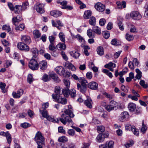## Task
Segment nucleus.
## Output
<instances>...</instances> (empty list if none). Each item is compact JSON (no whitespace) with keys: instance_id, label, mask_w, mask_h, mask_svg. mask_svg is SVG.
Returning a JSON list of instances; mask_svg holds the SVG:
<instances>
[{"instance_id":"nucleus-1","label":"nucleus","mask_w":148,"mask_h":148,"mask_svg":"<svg viewBox=\"0 0 148 148\" xmlns=\"http://www.w3.org/2000/svg\"><path fill=\"white\" fill-rule=\"evenodd\" d=\"M67 114H62L61 116V118H60V121L64 125H65L66 123L69 124L73 125V122L70 116H67Z\"/></svg>"},{"instance_id":"nucleus-2","label":"nucleus","mask_w":148,"mask_h":148,"mask_svg":"<svg viewBox=\"0 0 148 148\" xmlns=\"http://www.w3.org/2000/svg\"><path fill=\"white\" fill-rule=\"evenodd\" d=\"M35 140L36 141L38 145L41 144L42 145H44V141L45 139L42 136V133L40 132H38L36 134L34 138Z\"/></svg>"},{"instance_id":"nucleus-3","label":"nucleus","mask_w":148,"mask_h":148,"mask_svg":"<svg viewBox=\"0 0 148 148\" xmlns=\"http://www.w3.org/2000/svg\"><path fill=\"white\" fill-rule=\"evenodd\" d=\"M52 97L56 101L59 103H60L62 104H65L67 103V100L65 98L62 97L58 95L52 94Z\"/></svg>"},{"instance_id":"nucleus-4","label":"nucleus","mask_w":148,"mask_h":148,"mask_svg":"<svg viewBox=\"0 0 148 148\" xmlns=\"http://www.w3.org/2000/svg\"><path fill=\"white\" fill-rule=\"evenodd\" d=\"M29 67L33 70H37L38 69L39 65L36 60L32 58L30 61L29 63Z\"/></svg>"},{"instance_id":"nucleus-5","label":"nucleus","mask_w":148,"mask_h":148,"mask_svg":"<svg viewBox=\"0 0 148 148\" xmlns=\"http://www.w3.org/2000/svg\"><path fill=\"white\" fill-rule=\"evenodd\" d=\"M130 17L134 20H138L141 19L142 16L138 12L133 11L130 13Z\"/></svg>"},{"instance_id":"nucleus-6","label":"nucleus","mask_w":148,"mask_h":148,"mask_svg":"<svg viewBox=\"0 0 148 148\" xmlns=\"http://www.w3.org/2000/svg\"><path fill=\"white\" fill-rule=\"evenodd\" d=\"M17 47L18 49L21 50L26 51H28L29 50V48L28 46L22 42L18 43Z\"/></svg>"},{"instance_id":"nucleus-7","label":"nucleus","mask_w":148,"mask_h":148,"mask_svg":"<svg viewBox=\"0 0 148 148\" xmlns=\"http://www.w3.org/2000/svg\"><path fill=\"white\" fill-rule=\"evenodd\" d=\"M108 136V134H106L99 133L97 136L96 138L97 142L100 143L103 142L105 138H107Z\"/></svg>"},{"instance_id":"nucleus-8","label":"nucleus","mask_w":148,"mask_h":148,"mask_svg":"<svg viewBox=\"0 0 148 148\" xmlns=\"http://www.w3.org/2000/svg\"><path fill=\"white\" fill-rule=\"evenodd\" d=\"M40 112L41 113L42 116L47 119L48 120L53 122H55V120L53 118L49 116L47 114V112L45 110H44L42 111L40 110Z\"/></svg>"},{"instance_id":"nucleus-9","label":"nucleus","mask_w":148,"mask_h":148,"mask_svg":"<svg viewBox=\"0 0 148 148\" xmlns=\"http://www.w3.org/2000/svg\"><path fill=\"white\" fill-rule=\"evenodd\" d=\"M43 7L42 4L38 3L34 5V8L37 12L40 13H43L44 12V10L43 8Z\"/></svg>"},{"instance_id":"nucleus-10","label":"nucleus","mask_w":148,"mask_h":148,"mask_svg":"<svg viewBox=\"0 0 148 148\" xmlns=\"http://www.w3.org/2000/svg\"><path fill=\"white\" fill-rule=\"evenodd\" d=\"M95 9L99 12H102L104 11L105 9L104 5L101 3H97L95 6Z\"/></svg>"},{"instance_id":"nucleus-11","label":"nucleus","mask_w":148,"mask_h":148,"mask_svg":"<svg viewBox=\"0 0 148 148\" xmlns=\"http://www.w3.org/2000/svg\"><path fill=\"white\" fill-rule=\"evenodd\" d=\"M21 40L22 42L27 44H29L31 42L30 37L27 35H21Z\"/></svg>"},{"instance_id":"nucleus-12","label":"nucleus","mask_w":148,"mask_h":148,"mask_svg":"<svg viewBox=\"0 0 148 148\" xmlns=\"http://www.w3.org/2000/svg\"><path fill=\"white\" fill-rule=\"evenodd\" d=\"M55 70L58 74L60 75L64 76L65 75V71L62 66H58L55 69Z\"/></svg>"},{"instance_id":"nucleus-13","label":"nucleus","mask_w":148,"mask_h":148,"mask_svg":"<svg viewBox=\"0 0 148 148\" xmlns=\"http://www.w3.org/2000/svg\"><path fill=\"white\" fill-rule=\"evenodd\" d=\"M68 109L64 110V113L70 116L71 118H73L74 116V114H73L72 110V107L71 106L69 105L68 106Z\"/></svg>"},{"instance_id":"nucleus-14","label":"nucleus","mask_w":148,"mask_h":148,"mask_svg":"<svg viewBox=\"0 0 148 148\" xmlns=\"http://www.w3.org/2000/svg\"><path fill=\"white\" fill-rule=\"evenodd\" d=\"M23 91L22 89H20L18 90L16 92H13L12 93V95L14 98H18L23 94Z\"/></svg>"},{"instance_id":"nucleus-15","label":"nucleus","mask_w":148,"mask_h":148,"mask_svg":"<svg viewBox=\"0 0 148 148\" xmlns=\"http://www.w3.org/2000/svg\"><path fill=\"white\" fill-rule=\"evenodd\" d=\"M129 117V114L127 112H124L120 115L119 119L121 121H125Z\"/></svg>"},{"instance_id":"nucleus-16","label":"nucleus","mask_w":148,"mask_h":148,"mask_svg":"<svg viewBox=\"0 0 148 148\" xmlns=\"http://www.w3.org/2000/svg\"><path fill=\"white\" fill-rule=\"evenodd\" d=\"M98 86V84L95 82H92L88 84V87L92 90H97Z\"/></svg>"},{"instance_id":"nucleus-17","label":"nucleus","mask_w":148,"mask_h":148,"mask_svg":"<svg viewBox=\"0 0 148 148\" xmlns=\"http://www.w3.org/2000/svg\"><path fill=\"white\" fill-rule=\"evenodd\" d=\"M50 15L55 17H57L60 16L62 14V12L57 10H53L51 11Z\"/></svg>"},{"instance_id":"nucleus-18","label":"nucleus","mask_w":148,"mask_h":148,"mask_svg":"<svg viewBox=\"0 0 148 148\" xmlns=\"http://www.w3.org/2000/svg\"><path fill=\"white\" fill-rule=\"evenodd\" d=\"M104 67L107 69H109L111 71H114V69L113 68H115L116 67V64L112 62H110L108 64L105 65Z\"/></svg>"},{"instance_id":"nucleus-19","label":"nucleus","mask_w":148,"mask_h":148,"mask_svg":"<svg viewBox=\"0 0 148 148\" xmlns=\"http://www.w3.org/2000/svg\"><path fill=\"white\" fill-rule=\"evenodd\" d=\"M49 75L50 78H51L56 82H59L60 81V80L58 77L57 75L55 73L51 72L49 74Z\"/></svg>"},{"instance_id":"nucleus-20","label":"nucleus","mask_w":148,"mask_h":148,"mask_svg":"<svg viewBox=\"0 0 148 148\" xmlns=\"http://www.w3.org/2000/svg\"><path fill=\"white\" fill-rule=\"evenodd\" d=\"M38 65L40 69L42 70L46 69L47 66V62L46 61L43 60L40 62Z\"/></svg>"},{"instance_id":"nucleus-21","label":"nucleus","mask_w":148,"mask_h":148,"mask_svg":"<svg viewBox=\"0 0 148 148\" xmlns=\"http://www.w3.org/2000/svg\"><path fill=\"white\" fill-rule=\"evenodd\" d=\"M22 20V18L21 16L17 15L16 17H14L12 18V21L14 25L16 26L17 23H19Z\"/></svg>"},{"instance_id":"nucleus-22","label":"nucleus","mask_w":148,"mask_h":148,"mask_svg":"<svg viewBox=\"0 0 148 148\" xmlns=\"http://www.w3.org/2000/svg\"><path fill=\"white\" fill-rule=\"evenodd\" d=\"M129 110L131 112H133L135 110L136 108V104L133 103H130L128 105Z\"/></svg>"},{"instance_id":"nucleus-23","label":"nucleus","mask_w":148,"mask_h":148,"mask_svg":"<svg viewBox=\"0 0 148 148\" xmlns=\"http://www.w3.org/2000/svg\"><path fill=\"white\" fill-rule=\"evenodd\" d=\"M14 12L16 14L20 13L23 10L22 6L21 5H17L15 6Z\"/></svg>"},{"instance_id":"nucleus-24","label":"nucleus","mask_w":148,"mask_h":148,"mask_svg":"<svg viewBox=\"0 0 148 148\" xmlns=\"http://www.w3.org/2000/svg\"><path fill=\"white\" fill-rule=\"evenodd\" d=\"M77 89L81 92L83 93L86 92L87 90V87H86L80 85V84L79 83H77Z\"/></svg>"},{"instance_id":"nucleus-25","label":"nucleus","mask_w":148,"mask_h":148,"mask_svg":"<svg viewBox=\"0 0 148 148\" xmlns=\"http://www.w3.org/2000/svg\"><path fill=\"white\" fill-rule=\"evenodd\" d=\"M79 82L80 83V85L87 87V85L88 86V82L86 79L84 77L81 78L79 80Z\"/></svg>"},{"instance_id":"nucleus-26","label":"nucleus","mask_w":148,"mask_h":148,"mask_svg":"<svg viewBox=\"0 0 148 148\" xmlns=\"http://www.w3.org/2000/svg\"><path fill=\"white\" fill-rule=\"evenodd\" d=\"M73 38L74 39L75 38H77L80 42H81L82 43H85V40L83 37H82L79 34H77L76 36L74 35H71Z\"/></svg>"},{"instance_id":"nucleus-27","label":"nucleus","mask_w":148,"mask_h":148,"mask_svg":"<svg viewBox=\"0 0 148 148\" xmlns=\"http://www.w3.org/2000/svg\"><path fill=\"white\" fill-rule=\"evenodd\" d=\"M92 101L90 98H89L85 100L84 101V104L90 108H92Z\"/></svg>"},{"instance_id":"nucleus-28","label":"nucleus","mask_w":148,"mask_h":148,"mask_svg":"<svg viewBox=\"0 0 148 148\" xmlns=\"http://www.w3.org/2000/svg\"><path fill=\"white\" fill-rule=\"evenodd\" d=\"M31 51L32 53L33 56L32 58H36L38 54V51L37 49L35 48H33L31 49Z\"/></svg>"},{"instance_id":"nucleus-29","label":"nucleus","mask_w":148,"mask_h":148,"mask_svg":"<svg viewBox=\"0 0 148 148\" xmlns=\"http://www.w3.org/2000/svg\"><path fill=\"white\" fill-rule=\"evenodd\" d=\"M70 54L71 56L75 59L78 58L80 55V53L76 51H71L70 52Z\"/></svg>"},{"instance_id":"nucleus-30","label":"nucleus","mask_w":148,"mask_h":148,"mask_svg":"<svg viewBox=\"0 0 148 148\" xmlns=\"http://www.w3.org/2000/svg\"><path fill=\"white\" fill-rule=\"evenodd\" d=\"M65 66L68 69L73 71H75L76 70L75 66L69 62H66Z\"/></svg>"},{"instance_id":"nucleus-31","label":"nucleus","mask_w":148,"mask_h":148,"mask_svg":"<svg viewBox=\"0 0 148 148\" xmlns=\"http://www.w3.org/2000/svg\"><path fill=\"white\" fill-rule=\"evenodd\" d=\"M93 31L96 34H101V29L97 26H94L92 27Z\"/></svg>"},{"instance_id":"nucleus-32","label":"nucleus","mask_w":148,"mask_h":148,"mask_svg":"<svg viewBox=\"0 0 148 148\" xmlns=\"http://www.w3.org/2000/svg\"><path fill=\"white\" fill-rule=\"evenodd\" d=\"M97 53L98 54L102 56L104 54V50L103 47L99 46L98 47L97 49Z\"/></svg>"},{"instance_id":"nucleus-33","label":"nucleus","mask_w":148,"mask_h":148,"mask_svg":"<svg viewBox=\"0 0 148 148\" xmlns=\"http://www.w3.org/2000/svg\"><path fill=\"white\" fill-rule=\"evenodd\" d=\"M114 142L110 140L107 141L106 144L107 148H114Z\"/></svg>"},{"instance_id":"nucleus-34","label":"nucleus","mask_w":148,"mask_h":148,"mask_svg":"<svg viewBox=\"0 0 148 148\" xmlns=\"http://www.w3.org/2000/svg\"><path fill=\"white\" fill-rule=\"evenodd\" d=\"M57 47L60 50H64L66 47L65 44L64 43H60L57 45Z\"/></svg>"},{"instance_id":"nucleus-35","label":"nucleus","mask_w":148,"mask_h":148,"mask_svg":"<svg viewBox=\"0 0 148 148\" xmlns=\"http://www.w3.org/2000/svg\"><path fill=\"white\" fill-rule=\"evenodd\" d=\"M33 34L34 37L35 38H39L41 36L40 32L37 29L34 30L33 32Z\"/></svg>"},{"instance_id":"nucleus-36","label":"nucleus","mask_w":148,"mask_h":148,"mask_svg":"<svg viewBox=\"0 0 148 148\" xmlns=\"http://www.w3.org/2000/svg\"><path fill=\"white\" fill-rule=\"evenodd\" d=\"M63 93L65 97H67L70 93L69 88H65L63 89L62 94Z\"/></svg>"},{"instance_id":"nucleus-37","label":"nucleus","mask_w":148,"mask_h":148,"mask_svg":"<svg viewBox=\"0 0 148 148\" xmlns=\"http://www.w3.org/2000/svg\"><path fill=\"white\" fill-rule=\"evenodd\" d=\"M91 12L90 10H87L86 11L84 14V17L85 19H88L91 16Z\"/></svg>"},{"instance_id":"nucleus-38","label":"nucleus","mask_w":148,"mask_h":148,"mask_svg":"<svg viewBox=\"0 0 148 148\" xmlns=\"http://www.w3.org/2000/svg\"><path fill=\"white\" fill-rule=\"evenodd\" d=\"M136 72L137 73L136 78L138 79H140L142 77V72L138 69H136Z\"/></svg>"},{"instance_id":"nucleus-39","label":"nucleus","mask_w":148,"mask_h":148,"mask_svg":"<svg viewBox=\"0 0 148 148\" xmlns=\"http://www.w3.org/2000/svg\"><path fill=\"white\" fill-rule=\"evenodd\" d=\"M55 92L56 94H53L54 95H60L62 94V92L61 93L60 92L61 91L62 88L60 87L59 86H56L55 87Z\"/></svg>"},{"instance_id":"nucleus-40","label":"nucleus","mask_w":148,"mask_h":148,"mask_svg":"<svg viewBox=\"0 0 148 148\" xmlns=\"http://www.w3.org/2000/svg\"><path fill=\"white\" fill-rule=\"evenodd\" d=\"M63 82L64 85L65 86V88H70V82L69 80L64 79L63 80Z\"/></svg>"},{"instance_id":"nucleus-41","label":"nucleus","mask_w":148,"mask_h":148,"mask_svg":"<svg viewBox=\"0 0 148 148\" xmlns=\"http://www.w3.org/2000/svg\"><path fill=\"white\" fill-rule=\"evenodd\" d=\"M92 30L90 29H88L87 31V34L89 38L92 37L94 38L95 37V34L92 33Z\"/></svg>"},{"instance_id":"nucleus-42","label":"nucleus","mask_w":148,"mask_h":148,"mask_svg":"<svg viewBox=\"0 0 148 148\" xmlns=\"http://www.w3.org/2000/svg\"><path fill=\"white\" fill-rule=\"evenodd\" d=\"M68 139L67 138L64 136L60 137L58 139V141L60 142H64L67 141Z\"/></svg>"},{"instance_id":"nucleus-43","label":"nucleus","mask_w":148,"mask_h":148,"mask_svg":"<svg viewBox=\"0 0 148 148\" xmlns=\"http://www.w3.org/2000/svg\"><path fill=\"white\" fill-rule=\"evenodd\" d=\"M109 104L113 110L118 106L117 103L114 101H111Z\"/></svg>"},{"instance_id":"nucleus-44","label":"nucleus","mask_w":148,"mask_h":148,"mask_svg":"<svg viewBox=\"0 0 148 148\" xmlns=\"http://www.w3.org/2000/svg\"><path fill=\"white\" fill-rule=\"evenodd\" d=\"M96 19L93 16L89 20V23L92 25H95L96 24Z\"/></svg>"},{"instance_id":"nucleus-45","label":"nucleus","mask_w":148,"mask_h":148,"mask_svg":"<svg viewBox=\"0 0 148 148\" xmlns=\"http://www.w3.org/2000/svg\"><path fill=\"white\" fill-rule=\"evenodd\" d=\"M6 85L4 83L2 82L0 83V88L1 89L2 92L5 93L7 92V90L5 89Z\"/></svg>"},{"instance_id":"nucleus-46","label":"nucleus","mask_w":148,"mask_h":148,"mask_svg":"<svg viewBox=\"0 0 148 148\" xmlns=\"http://www.w3.org/2000/svg\"><path fill=\"white\" fill-rule=\"evenodd\" d=\"M42 79L45 82H47L50 80V77L46 74H45L42 77Z\"/></svg>"},{"instance_id":"nucleus-47","label":"nucleus","mask_w":148,"mask_h":148,"mask_svg":"<svg viewBox=\"0 0 148 148\" xmlns=\"http://www.w3.org/2000/svg\"><path fill=\"white\" fill-rule=\"evenodd\" d=\"M59 36L60 40L62 42L65 43V35L64 33L61 32H60L59 34Z\"/></svg>"},{"instance_id":"nucleus-48","label":"nucleus","mask_w":148,"mask_h":148,"mask_svg":"<svg viewBox=\"0 0 148 148\" xmlns=\"http://www.w3.org/2000/svg\"><path fill=\"white\" fill-rule=\"evenodd\" d=\"M103 72L106 74L110 78L112 77L113 75L108 70L104 69L103 70Z\"/></svg>"},{"instance_id":"nucleus-49","label":"nucleus","mask_w":148,"mask_h":148,"mask_svg":"<svg viewBox=\"0 0 148 148\" xmlns=\"http://www.w3.org/2000/svg\"><path fill=\"white\" fill-rule=\"evenodd\" d=\"M7 140L8 143V144H10L12 141V138L11 135L8 132H7V134L6 136Z\"/></svg>"},{"instance_id":"nucleus-50","label":"nucleus","mask_w":148,"mask_h":148,"mask_svg":"<svg viewBox=\"0 0 148 148\" xmlns=\"http://www.w3.org/2000/svg\"><path fill=\"white\" fill-rule=\"evenodd\" d=\"M24 25L22 24L18 26H17L15 27V29L16 30L22 31L24 29Z\"/></svg>"},{"instance_id":"nucleus-51","label":"nucleus","mask_w":148,"mask_h":148,"mask_svg":"<svg viewBox=\"0 0 148 148\" xmlns=\"http://www.w3.org/2000/svg\"><path fill=\"white\" fill-rule=\"evenodd\" d=\"M132 131L134 134L136 136H138L139 134V132L138 129H136L134 126L132 128Z\"/></svg>"},{"instance_id":"nucleus-52","label":"nucleus","mask_w":148,"mask_h":148,"mask_svg":"<svg viewBox=\"0 0 148 148\" xmlns=\"http://www.w3.org/2000/svg\"><path fill=\"white\" fill-rule=\"evenodd\" d=\"M147 127L144 124V122H143L142 125V127L141 129V131L143 132V134H144L146 132L147 130Z\"/></svg>"},{"instance_id":"nucleus-53","label":"nucleus","mask_w":148,"mask_h":148,"mask_svg":"<svg viewBox=\"0 0 148 148\" xmlns=\"http://www.w3.org/2000/svg\"><path fill=\"white\" fill-rule=\"evenodd\" d=\"M21 6L23 10H24L29 6L28 2L27 1L24 2L23 3L22 5Z\"/></svg>"},{"instance_id":"nucleus-54","label":"nucleus","mask_w":148,"mask_h":148,"mask_svg":"<svg viewBox=\"0 0 148 148\" xmlns=\"http://www.w3.org/2000/svg\"><path fill=\"white\" fill-rule=\"evenodd\" d=\"M49 39L50 44H54L55 41V38L52 36H50L49 37Z\"/></svg>"},{"instance_id":"nucleus-55","label":"nucleus","mask_w":148,"mask_h":148,"mask_svg":"<svg viewBox=\"0 0 148 148\" xmlns=\"http://www.w3.org/2000/svg\"><path fill=\"white\" fill-rule=\"evenodd\" d=\"M126 38L128 41H130L132 40L134 38L133 36L129 34H127L126 35Z\"/></svg>"},{"instance_id":"nucleus-56","label":"nucleus","mask_w":148,"mask_h":148,"mask_svg":"<svg viewBox=\"0 0 148 148\" xmlns=\"http://www.w3.org/2000/svg\"><path fill=\"white\" fill-rule=\"evenodd\" d=\"M2 29L3 30H7L8 32H9L11 30V29L10 26L6 25H4L2 27Z\"/></svg>"},{"instance_id":"nucleus-57","label":"nucleus","mask_w":148,"mask_h":148,"mask_svg":"<svg viewBox=\"0 0 148 148\" xmlns=\"http://www.w3.org/2000/svg\"><path fill=\"white\" fill-rule=\"evenodd\" d=\"M140 84L144 88H146L148 87V85L145 84V81L143 80H141L140 81Z\"/></svg>"},{"instance_id":"nucleus-58","label":"nucleus","mask_w":148,"mask_h":148,"mask_svg":"<svg viewBox=\"0 0 148 148\" xmlns=\"http://www.w3.org/2000/svg\"><path fill=\"white\" fill-rule=\"evenodd\" d=\"M27 80L29 84H31L33 80L32 75L30 74L28 75Z\"/></svg>"},{"instance_id":"nucleus-59","label":"nucleus","mask_w":148,"mask_h":148,"mask_svg":"<svg viewBox=\"0 0 148 148\" xmlns=\"http://www.w3.org/2000/svg\"><path fill=\"white\" fill-rule=\"evenodd\" d=\"M134 144V141L132 140H130L129 142H127L125 145V146L126 148H128L132 146Z\"/></svg>"},{"instance_id":"nucleus-60","label":"nucleus","mask_w":148,"mask_h":148,"mask_svg":"<svg viewBox=\"0 0 148 148\" xmlns=\"http://www.w3.org/2000/svg\"><path fill=\"white\" fill-rule=\"evenodd\" d=\"M105 130V127L103 126H98L97 127V130L98 131L101 132H103Z\"/></svg>"},{"instance_id":"nucleus-61","label":"nucleus","mask_w":148,"mask_h":148,"mask_svg":"<svg viewBox=\"0 0 148 148\" xmlns=\"http://www.w3.org/2000/svg\"><path fill=\"white\" fill-rule=\"evenodd\" d=\"M104 107L105 109L108 112H110L111 110H113L112 107L110 106V104L105 105Z\"/></svg>"},{"instance_id":"nucleus-62","label":"nucleus","mask_w":148,"mask_h":148,"mask_svg":"<svg viewBox=\"0 0 148 148\" xmlns=\"http://www.w3.org/2000/svg\"><path fill=\"white\" fill-rule=\"evenodd\" d=\"M75 131L73 129L69 130L68 132L67 133L70 136H73L75 135Z\"/></svg>"},{"instance_id":"nucleus-63","label":"nucleus","mask_w":148,"mask_h":148,"mask_svg":"<svg viewBox=\"0 0 148 148\" xmlns=\"http://www.w3.org/2000/svg\"><path fill=\"white\" fill-rule=\"evenodd\" d=\"M70 95L71 97L72 98L75 97L76 95L75 90L74 89H72L71 90V91Z\"/></svg>"},{"instance_id":"nucleus-64","label":"nucleus","mask_w":148,"mask_h":148,"mask_svg":"<svg viewBox=\"0 0 148 148\" xmlns=\"http://www.w3.org/2000/svg\"><path fill=\"white\" fill-rule=\"evenodd\" d=\"M86 77L88 79H90L92 77V73L90 72H87L86 74Z\"/></svg>"}]
</instances>
